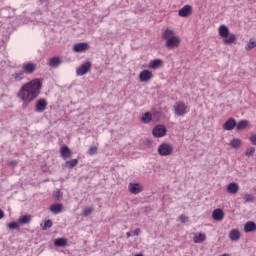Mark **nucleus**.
<instances>
[{
    "label": "nucleus",
    "instance_id": "nucleus-14",
    "mask_svg": "<svg viewBox=\"0 0 256 256\" xmlns=\"http://www.w3.org/2000/svg\"><path fill=\"white\" fill-rule=\"evenodd\" d=\"M212 219H214V221H223V219H225V212H223V209H215L212 212Z\"/></svg>",
    "mask_w": 256,
    "mask_h": 256
},
{
    "label": "nucleus",
    "instance_id": "nucleus-32",
    "mask_svg": "<svg viewBox=\"0 0 256 256\" xmlns=\"http://www.w3.org/2000/svg\"><path fill=\"white\" fill-rule=\"evenodd\" d=\"M23 71L20 72H16L14 74H12V77L16 80V81H21L23 79Z\"/></svg>",
    "mask_w": 256,
    "mask_h": 256
},
{
    "label": "nucleus",
    "instance_id": "nucleus-39",
    "mask_svg": "<svg viewBox=\"0 0 256 256\" xmlns=\"http://www.w3.org/2000/svg\"><path fill=\"white\" fill-rule=\"evenodd\" d=\"M97 153V148L96 146H92L89 150H88V154L90 155H95Z\"/></svg>",
    "mask_w": 256,
    "mask_h": 256
},
{
    "label": "nucleus",
    "instance_id": "nucleus-27",
    "mask_svg": "<svg viewBox=\"0 0 256 256\" xmlns=\"http://www.w3.org/2000/svg\"><path fill=\"white\" fill-rule=\"evenodd\" d=\"M243 143V141L239 138H234L230 141V147H232V149H239V147H241V144Z\"/></svg>",
    "mask_w": 256,
    "mask_h": 256
},
{
    "label": "nucleus",
    "instance_id": "nucleus-8",
    "mask_svg": "<svg viewBox=\"0 0 256 256\" xmlns=\"http://www.w3.org/2000/svg\"><path fill=\"white\" fill-rule=\"evenodd\" d=\"M89 49V44L87 42L76 43L73 46L74 53H85Z\"/></svg>",
    "mask_w": 256,
    "mask_h": 256
},
{
    "label": "nucleus",
    "instance_id": "nucleus-30",
    "mask_svg": "<svg viewBox=\"0 0 256 256\" xmlns=\"http://www.w3.org/2000/svg\"><path fill=\"white\" fill-rule=\"evenodd\" d=\"M207 239V236L203 233H199L198 235L194 236V243H203Z\"/></svg>",
    "mask_w": 256,
    "mask_h": 256
},
{
    "label": "nucleus",
    "instance_id": "nucleus-42",
    "mask_svg": "<svg viewBox=\"0 0 256 256\" xmlns=\"http://www.w3.org/2000/svg\"><path fill=\"white\" fill-rule=\"evenodd\" d=\"M179 221H181V223H185L187 221V217L185 215H180Z\"/></svg>",
    "mask_w": 256,
    "mask_h": 256
},
{
    "label": "nucleus",
    "instance_id": "nucleus-10",
    "mask_svg": "<svg viewBox=\"0 0 256 256\" xmlns=\"http://www.w3.org/2000/svg\"><path fill=\"white\" fill-rule=\"evenodd\" d=\"M89 71H91V62H85L76 70V73L77 75L83 76L87 75Z\"/></svg>",
    "mask_w": 256,
    "mask_h": 256
},
{
    "label": "nucleus",
    "instance_id": "nucleus-33",
    "mask_svg": "<svg viewBox=\"0 0 256 256\" xmlns=\"http://www.w3.org/2000/svg\"><path fill=\"white\" fill-rule=\"evenodd\" d=\"M256 42L253 39H250L248 45L245 47L246 51H251V49H255Z\"/></svg>",
    "mask_w": 256,
    "mask_h": 256
},
{
    "label": "nucleus",
    "instance_id": "nucleus-13",
    "mask_svg": "<svg viewBox=\"0 0 256 256\" xmlns=\"http://www.w3.org/2000/svg\"><path fill=\"white\" fill-rule=\"evenodd\" d=\"M234 127H237V120L235 118H229L224 124L223 129L225 131H233Z\"/></svg>",
    "mask_w": 256,
    "mask_h": 256
},
{
    "label": "nucleus",
    "instance_id": "nucleus-9",
    "mask_svg": "<svg viewBox=\"0 0 256 256\" xmlns=\"http://www.w3.org/2000/svg\"><path fill=\"white\" fill-rule=\"evenodd\" d=\"M153 79V73L150 70H143L139 74V80L141 83H147V81H151Z\"/></svg>",
    "mask_w": 256,
    "mask_h": 256
},
{
    "label": "nucleus",
    "instance_id": "nucleus-11",
    "mask_svg": "<svg viewBox=\"0 0 256 256\" xmlns=\"http://www.w3.org/2000/svg\"><path fill=\"white\" fill-rule=\"evenodd\" d=\"M47 100L45 98H41L39 100H37L36 102V108L35 111L37 113H43V111H45V109H47Z\"/></svg>",
    "mask_w": 256,
    "mask_h": 256
},
{
    "label": "nucleus",
    "instance_id": "nucleus-34",
    "mask_svg": "<svg viewBox=\"0 0 256 256\" xmlns=\"http://www.w3.org/2000/svg\"><path fill=\"white\" fill-rule=\"evenodd\" d=\"M245 203H253L255 201V197L251 194H246L244 196Z\"/></svg>",
    "mask_w": 256,
    "mask_h": 256
},
{
    "label": "nucleus",
    "instance_id": "nucleus-1",
    "mask_svg": "<svg viewBox=\"0 0 256 256\" xmlns=\"http://www.w3.org/2000/svg\"><path fill=\"white\" fill-rule=\"evenodd\" d=\"M41 87H43V83L39 79H34L24 86L18 92V98L24 102L25 107L32 101H35L36 97H39L41 93Z\"/></svg>",
    "mask_w": 256,
    "mask_h": 256
},
{
    "label": "nucleus",
    "instance_id": "nucleus-21",
    "mask_svg": "<svg viewBox=\"0 0 256 256\" xmlns=\"http://www.w3.org/2000/svg\"><path fill=\"white\" fill-rule=\"evenodd\" d=\"M229 239H231V241H239V239H241V233L239 232V230H231L229 233Z\"/></svg>",
    "mask_w": 256,
    "mask_h": 256
},
{
    "label": "nucleus",
    "instance_id": "nucleus-26",
    "mask_svg": "<svg viewBox=\"0 0 256 256\" xmlns=\"http://www.w3.org/2000/svg\"><path fill=\"white\" fill-rule=\"evenodd\" d=\"M18 223L20 225H29V223H31V215L27 214V215H23L18 219Z\"/></svg>",
    "mask_w": 256,
    "mask_h": 256
},
{
    "label": "nucleus",
    "instance_id": "nucleus-16",
    "mask_svg": "<svg viewBox=\"0 0 256 256\" xmlns=\"http://www.w3.org/2000/svg\"><path fill=\"white\" fill-rule=\"evenodd\" d=\"M60 155L62 159H69L73 155V152L67 146H62L60 148Z\"/></svg>",
    "mask_w": 256,
    "mask_h": 256
},
{
    "label": "nucleus",
    "instance_id": "nucleus-6",
    "mask_svg": "<svg viewBox=\"0 0 256 256\" xmlns=\"http://www.w3.org/2000/svg\"><path fill=\"white\" fill-rule=\"evenodd\" d=\"M128 191L132 193V195H139V193H143V186L139 183L131 182L128 185Z\"/></svg>",
    "mask_w": 256,
    "mask_h": 256
},
{
    "label": "nucleus",
    "instance_id": "nucleus-36",
    "mask_svg": "<svg viewBox=\"0 0 256 256\" xmlns=\"http://www.w3.org/2000/svg\"><path fill=\"white\" fill-rule=\"evenodd\" d=\"M19 222H11L7 224L8 229L15 230L19 229Z\"/></svg>",
    "mask_w": 256,
    "mask_h": 256
},
{
    "label": "nucleus",
    "instance_id": "nucleus-3",
    "mask_svg": "<svg viewBox=\"0 0 256 256\" xmlns=\"http://www.w3.org/2000/svg\"><path fill=\"white\" fill-rule=\"evenodd\" d=\"M173 153V145L169 143H162L158 146V154L161 157H169Z\"/></svg>",
    "mask_w": 256,
    "mask_h": 256
},
{
    "label": "nucleus",
    "instance_id": "nucleus-20",
    "mask_svg": "<svg viewBox=\"0 0 256 256\" xmlns=\"http://www.w3.org/2000/svg\"><path fill=\"white\" fill-rule=\"evenodd\" d=\"M35 67H36L35 64L30 62V63L24 64L23 70L27 75H31L32 73H35Z\"/></svg>",
    "mask_w": 256,
    "mask_h": 256
},
{
    "label": "nucleus",
    "instance_id": "nucleus-35",
    "mask_svg": "<svg viewBox=\"0 0 256 256\" xmlns=\"http://www.w3.org/2000/svg\"><path fill=\"white\" fill-rule=\"evenodd\" d=\"M246 157H253L255 155V147H250L245 151Z\"/></svg>",
    "mask_w": 256,
    "mask_h": 256
},
{
    "label": "nucleus",
    "instance_id": "nucleus-25",
    "mask_svg": "<svg viewBox=\"0 0 256 256\" xmlns=\"http://www.w3.org/2000/svg\"><path fill=\"white\" fill-rule=\"evenodd\" d=\"M171 37H175V31L167 28L163 34H162V39H164L165 41L171 39Z\"/></svg>",
    "mask_w": 256,
    "mask_h": 256
},
{
    "label": "nucleus",
    "instance_id": "nucleus-12",
    "mask_svg": "<svg viewBox=\"0 0 256 256\" xmlns=\"http://www.w3.org/2000/svg\"><path fill=\"white\" fill-rule=\"evenodd\" d=\"M191 13H193V6L185 5L179 10L178 15L179 17H189Z\"/></svg>",
    "mask_w": 256,
    "mask_h": 256
},
{
    "label": "nucleus",
    "instance_id": "nucleus-29",
    "mask_svg": "<svg viewBox=\"0 0 256 256\" xmlns=\"http://www.w3.org/2000/svg\"><path fill=\"white\" fill-rule=\"evenodd\" d=\"M152 120H153V115L151 114V112L144 113V115L141 118V121L143 123H151Z\"/></svg>",
    "mask_w": 256,
    "mask_h": 256
},
{
    "label": "nucleus",
    "instance_id": "nucleus-2",
    "mask_svg": "<svg viewBox=\"0 0 256 256\" xmlns=\"http://www.w3.org/2000/svg\"><path fill=\"white\" fill-rule=\"evenodd\" d=\"M219 35L220 37H222L223 43L225 45H233V43H235L237 37L235 36V34H230L229 33V27H227L226 25H221L219 27Z\"/></svg>",
    "mask_w": 256,
    "mask_h": 256
},
{
    "label": "nucleus",
    "instance_id": "nucleus-31",
    "mask_svg": "<svg viewBox=\"0 0 256 256\" xmlns=\"http://www.w3.org/2000/svg\"><path fill=\"white\" fill-rule=\"evenodd\" d=\"M51 227H53V221L46 220L44 225L42 226V231H47V229H51Z\"/></svg>",
    "mask_w": 256,
    "mask_h": 256
},
{
    "label": "nucleus",
    "instance_id": "nucleus-37",
    "mask_svg": "<svg viewBox=\"0 0 256 256\" xmlns=\"http://www.w3.org/2000/svg\"><path fill=\"white\" fill-rule=\"evenodd\" d=\"M54 198H55L57 201H61V199H63V192H61V190H57V191L54 193Z\"/></svg>",
    "mask_w": 256,
    "mask_h": 256
},
{
    "label": "nucleus",
    "instance_id": "nucleus-23",
    "mask_svg": "<svg viewBox=\"0 0 256 256\" xmlns=\"http://www.w3.org/2000/svg\"><path fill=\"white\" fill-rule=\"evenodd\" d=\"M249 127V120H241L238 123L236 122L237 131H243V129H247Z\"/></svg>",
    "mask_w": 256,
    "mask_h": 256
},
{
    "label": "nucleus",
    "instance_id": "nucleus-17",
    "mask_svg": "<svg viewBox=\"0 0 256 256\" xmlns=\"http://www.w3.org/2000/svg\"><path fill=\"white\" fill-rule=\"evenodd\" d=\"M61 63H62L61 58L59 56H57V57L50 58L48 65H49V67H52V69H57V67H59V65H61Z\"/></svg>",
    "mask_w": 256,
    "mask_h": 256
},
{
    "label": "nucleus",
    "instance_id": "nucleus-38",
    "mask_svg": "<svg viewBox=\"0 0 256 256\" xmlns=\"http://www.w3.org/2000/svg\"><path fill=\"white\" fill-rule=\"evenodd\" d=\"M91 213H93V208H91V207L85 208L83 211L84 217H89V215H91Z\"/></svg>",
    "mask_w": 256,
    "mask_h": 256
},
{
    "label": "nucleus",
    "instance_id": "nucleus-7",
    "mask_svg": "<svg viewBox=\"0 0 256 256\" xmlns=\"http://www.w3.org/2000/svg\"><path fill=\"white\" fill-rule=\"evenodd\" d=\"M180 43L181 40L179 39V37L174 36L166 40L165 47H167V49H175V47H179Z\"/></svg>",
    "mask_w": 256,
    "mask_h": 256
},
{
    "label": "nucleus",
    "instance_id": "nucleus-19",
    "mask_svg": "<svg viewBox=\"0 0 256 256\" xmlns=\"http://www.w3.org/2000/svg\"><path fill=\"white\" fill-rule=\"evenodd\" d=\"M244 231L245 233H253L256 231V223L253 221H248L244 225Z\"/></svg>",
    "mask_w": 256,
    "mask_h": 256
},
{
    "label": "nucleus",
    "instance_id": "nucleus-24",
    "mask_svg": "<svg viewBox=\"0 0 256 256\" xmlns=\"http://www.w3.org/2000/svg\"><path fill=\"white\" fill-rule=\"evenodd\" d=\"M79 164V160L77 159H71L65 162V164L62 165L63 168L67 167L68 169H73V167H77Z\"/></svg>",
    "mask_w": 256,
    "mask_h": 256
},
{
    "label": "nucleus",
    "instance_id": "nucleus-41",
    "mask_svg": "<svg viewBox=\"0 0 256 256\" xmlns=\"http://www.w3.org/2000/svg\"><path fill=\"white\" fill-rule=\"evenodd\" d=\"M250 141H251L252 145H255V146H256V134H254V135H252V136L250 137Z\"/></svg>",
    "mask_w": 256,
    "mask_h": 256
},
{
    "label": "nucleus",
    "instance_id": "nucleus-45",
    "mask_svg": "<svg viewBox=\"0 0 256 256\" xmlns=\"http://www.w3.org/2000/svg\"><path fill=\"white\" fill-rule=\"evenodd\" d=\"M132 235H133V234H131V232H127V233H126V237H127V238L131 237Z\"/></svg>",
    "mask_w": 256,
    "mask_h": 256
},
{
    "label": "nucleus",
    "instance_id": "nucleus-5",
    "mask_svg": "<svg viewBox=\"0 0 256 256\" xmlns=\"http://www.w3.org/2000/svg\"><path fill=\"white\" fill-rule=\"evenodd\" d=\"M152 134L157 139H159L161 137H165V135H167V128L161 124L157 125L153 128Z\"/></svg>",
    "mask_w": 256,
    "mask_h": 256
},
{
    "label": "nucleus",
    "instance_id": "nucleus-18",
    "mask_svg": "<svg viewBox=\"0 0 256 256\" xmlns=\"http://www.w3.org/2000/svg\"><path fill=\"white\" fill-rule=\"evenodd\" d=\"M50 211H51V213H53L54 215H59V213H62V212H63V204H59V203L52 204V205L50 206Z\"/></svg>",
    "mask_w": 256,
    "mask_h": 256
},
{
    "label": "nucleus",
    "instance_id": "nucleus-4",
    "mask_svg": "<svg viewBox=\"0 0 256 256\" xmlns=\"http://www.w3.org/2000/svg\"><path fill=\"white\" fill-rule=\"evenodd\" d=\"M174 113L177 117H185L187 115V105L183 102H178L174 105Z\"/></svg>",
    "mask_w": 256,
    "mask_h": 256
},
{
    "label": "nucleus",
    "instance_id": "nucleus-43",
    "mask_svg": "<svg viewBox=\"0 0 256 256\" xmlns=\"http://www.w3.org/2000/svg\"><path fill=\"white\" fill-rule=\"evenodd\" d=\"M139 233H141V229L136 228V229L132 232V235L137 236V235H139Z\"/></svg>",
    "mask_w": 256,
    "mask_h": 256
},
{
    "label": "nucleus",
    "instance_id": "nucleus-15",
    "mask_svg": "<svg viewBox=\"0 0 256 256\" xmlns=\"http://www.w3.org/2000/svg\"><path fill=\"white\" fill-rule=\"evenodd\" d=\"M226 191L231 195H237V193H239V184L231 182L230 184L227 185Z\"/></svg>",
    "mask_w": 256,
    "mask_h": 256
},
{
    "label": "nucleus",
    "instance_id": "nucleus-40",
    "mask_svg": "<svg viewBox=\"0 0 256 256\" xmlns=\"http://www.w3.org/2000/svg\"><path fill=\"white\" fill-rule=\"evenodd\" d=\"M8 165H11V167H17L18 162H17V160H12V161L8 162Z\"/></svg>",
    "mask_w": 256,
    "mask_h": 256
},
{
    "label": "nucleus",
    "instance_id": "nucleus-22",
    "mask_svg": "<svg viewBox=\"0 0 256 256\" xmlns=\"http://www.w3.org/2000/svg\"><path fill=\"white\" fill-rule=\"evenodd\" d=\"M161 65H163V60H161V59H154V60L150 61L149 68L150 69H159V67H161Z\"/></svg>",
    "mask_w": 256,
    "mask_h": 256
},
{
    "label": "nucleus",
    "instance_id": "nucleus-28",
    "mask_svg": "<svg viewBox=\"0 0 256 256\" xmlns=\"http://www.w3.org/2000/svg\"><path fill=\"white\" fill-rule=\"evenodd\" d=\"M55 247H66L67 246V239L65 238H56L54 240Z\"/></svg>",
    "mask_w": 256,
    "mask_h": 256
},
{
    "label": "nucleus",
    "instance_id": "nucleus-44",
    "mask_svg": "<svg viewBox=\"0 0 256 256\" xmlns=\"http://www.w3.org/2000/svg\"><path fill=\"white\" fill-rule=\"evenodd\" d=\"M3 217H5V212H3V210L0 209V219H3Z\"/></svg>",
    "mask_w": 256,
    "mask_h": 256
}]
</instances>
